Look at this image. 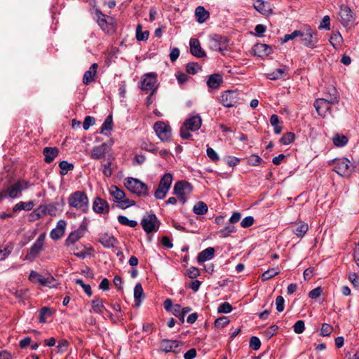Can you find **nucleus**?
Returning <instances> with one entry per match:
<instances>
[{
	"instance_id": "obj_1",
	"label": "nucleus",
	"mask_w": 359,
	"mask_h": 359,
	"mask_svg": "<svg viewBox=\"0 0 359 359\" xmlns=\"http://www.w3.org/2000/svg\"><path fill=\"white\" fill-rule=\"evenodd\" d=\"M68 204L70 207L82 212H86L88 209V198L82 191H76L72 194L68 198Z\"/></svg>"
},
{
	"instance_id": "obj_2",
	"label": "nucleus",
	"mask_w": 359,
	"mask_h": 359,
	"mask_svg": "<svg viewBox=\"0 0 359 359\" xmlns=\"http://www.w3.org/2000/svg\"><path fill=\"white\" fill-rule=\"evenodd\" d=\"M109 194L113 198V201L116 203V206L121 209H126L135 204L133 200L127 198L124 191L116 186H111L109 188Z\"/></svg>"
},
{
	"instance_id": "obj_3",
	"label": "nucleus",
	"mask_w": 359,
	"mask_h": 359,
	"mask_svg": "<svg viewBox=\"0 0 359 359\" xmlns=\"http://www.w3.org/2000/svg\"><path fill=\"white\" fill-rule=\"evenodd\" d=\"M334 170L341 177H348L353 170V165L349 159L343 157L333 161Z\"/></svg>"
},
{
	"instance_id": "obj_4",
	"label": "nucleus",
	"mask_w": 359,
	"mask_h": 359,
	"mask_svg": "<svg viewBox=\"0 0 359 359\" xmlns=\"http://www.w3.org/2000/svg\"><path fill=\"white\" fill-rule=\"evenodd\" d=\"M302 34L299 37H301L302 45L311 49H314L317 47L318 42L317 33L310 26H306L302 31Z\"/></svg>"
},
{
	"instance_id": "obj_5",
	"label": "nucleus",
	"mask_w": 359,
	"mask_h": 359,
	"mask_svg": "<svg viewBox=\"0 0 359 359\" xmlns=\"http://www.w3.org/2000/svg\"><path fill=\"white\" fill-rule=\"evenodd\" d=\"M139 86L142 90L151 92L152 95L158 88L157 74L154 72L144 74Z\"/></svg>"
},
{
	"instance_id": "obj_6",
	"label": "nucleus",
	"mask_w": 359,
	"mask_h": 359,
	"mask_svg": "<svg viewBox=\"0 0 359 359\" xmlns=\"http://www.w3.org/2000/svg\"><path fill=\"white\" fill-rule=\"evenodd\" d=\"M228 40L226 37L217 34H210L208 37V45L214 50L222 53L226 49Z\"/></svg>"
},
{
	"instance_id": "obj_7",
	"label": "nucleus",
	"mask_w": 359,
	"mask_h": 359,
	"mask_svg": "<svg viewBox=\"0 0 359 359\" xmlns=\"http://www.w3.org/2000/svg\"><path fill=\"white\" fill-rule=\"evenodd\" d=\"M157 137L163 142H169L172 137V129L168 123L157 121L154 125Z\"/></svg>"
},
{
	"instance_id": "obj_8",
	"label": "nucleus",
	"mask_w": 359,
	"mask_h": 359,
	"mask_svg": "<svg viewBox=\"0 0 359 359\" xmlns=\"http://www.w3.org/2000/svg\"><path fill=\"white\" fill-rule=\"evenodd\" d=\"M113 142L111 141L110 144L102 143L100 145L94 147L90 153V157L93 159H100L105 157L107 155L108 156V160L112 159V156L111 154V146Z\"/></svg>"
},
{
	"instance_id": "obj_9",
	"label": "nucleus",
	"mask_w": 359,
	"mask_h": 359,
	"mask_svg": "<svg viewBox=\"0 0 359 359\" xmlns=\"http://www.w3.org/2000/svg\"><path fill=\"white\" fill-rule=\"evenodd\" d=\"M46 233H41L26 255L25 259L32 261L43 249Z\"/></svg>"
},
{
	"instance_id": "obj_10",
	"label": "nucleus",
	"mask_w": 359,
	"mask_h": 359,
	"mask_svg": "<svg viewBox=\"0 0 359 359\" xmlns=\"http://www.w3.org/2000/svg\"><path fill=\"white\" fill-rule=\"evenodd\" d=\"M192 186L187 181H177L174 187V194L180 198V200L184 203L185 196L191 194Z\"/></svg>"
},
{
	"instance_id": "obj_11",
	"label": "nucleus",
	"mask_w": 359,
	"mask_h": 359,
	"mask_svg": "<svg viewBox=\"0 0 359 359\" xmlns=\"http://www.w3.org/2000/svg\"><path fill=\"white\" fill-rule=\"evenodd\" d=\"M125 186L129 191L138 196H146L148 193L147 186L142 181H126Z\"/></svg>"
},
{
	"instance_id": "obj_12",
	"label": "nucleus",
	"mask_w": 359,
	"mask_h": 359,
	"mask_svg": "<svg viewBox=\"0 0 359 359\" xmlns=\"http://www.w3.org/2000/svg\"><path fill=\"white\" fill-rule=\"evenodd\" d=\"M339 17L344 27H351L355 20V15L351 8L346 5H342L340 7Z\"/></svg>"
},
{
	"instance_id": "obj_13",
	"label": "nucleus",
	"mask_w": 359,
	"mask_h": 359,
	"mask_svg": "<svg viewBox=\"0 0 359 359\" xmlns=\"http://www.w3.org/2000/svg\"><path fill=\"white\" fill-rule=\"evenodd\" d=\"M86 228L84 225H81L76 230L71 232L65 241V245L67 248H71L79 241L85 234Z\"/></svg>"
},
{
	"instance_id": "obj_14",
	"label": "nucleus",
	"mask_w": 359,
	"mask_h": 359,
	"mask_svg": "<svg viewBox=\"0 0 359 359\" xmlns=\"http://www.w3.org/2000/svg\"><path fill=\"white\" fill-rule=\"evenodd\" d=\"M97 17V23L100 28L107 34H112L115 32V25L113 19H110V21H107L100 11H96Z\"/></svg>"
},
{
	"instance_id": "obj_15",
	"label": "nucleus",
	"mask_w": 359,
	"mask_h": 359,
	"mask_svg": "<svg viewBox=\"0 0 359 359\" xmlns=\"http://www.w3.org/2000/svg\"><path fill=\"white\" fill-rule=\"evenodd\" d=\"M334 104H336L331 103L327 100L323 98H318L316 100L314 107L320 116L325 117L330 113L331 107Z\"/></svg>"
},
{
	"instance_id": "obj_16",
	"label": "nucleus",
	"mask_w": 359,
	"mask_h": 359,
	"mask_svg": "<svg viewBox=\"0 0 359 359\" xmlns=\"http://www.w3.org/2000/svg\"><path fill=\"white\" fill-rule=\"evenodd\" d=\"M238 100V93L234 90L226 91L221 96V103L226 107H233Z\"/></svg>"
},
{
	"instance_id": "obj_17",
	"label": "nucleus",
	"mask_w": 359,
	"mask_h": 359,
	"mask_svg": "<svg viewBox=\"0 0 359 359\" xmlns=\"http://www.w3.org/2000/svg\"><path fill=\"white\" fill-rule=\"evenodd\" d=\"M142 226L147 233L156 231L158 229L157 218L154 215H149L142 220Z\"/></svg>"
},
{
	"instance_id": "obj_18",
	"label": "nucleus",
	"mask_w": 359,
	"mask_h": 359,
	"mask_svg": "<svg viewBox=\"0 0 359 359\" xmlns=\"http://www.w3.org/2000/svg\"><path fill=\"white\" fill-rule=\"evenodd\" d=\"M180 342L177 340L163 339L160 343V348L165 353H177L180 352Z\"/></svg>"
},
{
	"instance_id": "obj_19",
	"label": "nucleus",
	"mask_w": 359,
	"mask_h": 359,
	"mask_svg": "<svg viewBox=\"0 0 359 359\" xmlns=\"http://www.w3.org/2000/svg\"><path fill=\"white\" fill-rule=\"evenodd\" d=\"M38 217H42L46 215L56 216L59 214L60 210L57 208L56 204H49L47 205H41L35 210Z\"/></svg>"
},
{
	"instance_id": "obj_20",
	"label": "nucleus",
	"mask_w": 359,
	"mask_h": 359,
	"mask_svg": "<svg viewBox=\"0 0 359 359\" xmlns=\"http://www.w3.org/2000/svg\"><path fill=\"white\" fill-rule=\"evenodd\" d=\"M93 210L98 214H106L109 210V206L105 200L96 197L93 201Z\"/></svg>"
},
{
	"instance_id": "obj_21",
	"label": "nucleus",
	"mask_w": 359,
	"mask_h": 359,
	"mask_svg": "<svg viewBox=\"0 0 359 359\" xmlns=\"http://www.w3.org/2000/svg\"><path fill=\"white\" fill-rule=\"evenodd\" d=\"M66 226L67 223L65 220H59L56 227L50 231V237L54 241L60 239L65 234Z\"/></svg>"
},
{
	"instance_id": "obj_22",
	"label": "nucleus",
	"mask_w": 359,
	"mask_h": 359,
	"mask_svg": "<svg viewBox=\"0 0 359 359\" xmlns=\"http://www.w3.org/2000/svg\"><path fill=\"white\" fill-rule=\"evenodd\" d=\"M201 126V118L198 115L191 116L186 119L184 126L191 131L198 130Z\"/></svg>"
},
{
	"instance_id": "obj_23",
	"label": "nucleus",
	"mask_w": 359,
	"mask_h": 359,
	"mask_svg": "<svg viewBox=\"0 0 359 359\" xmlns=\"http://www.w3.org/2000/svg\"><path fill=\"white\" fill-rule=\"evenodd\" d=\"M254 8L264 15L272 13V9L269 3L263 0H255L253 3Z\"/></svg>"
},
{
	"instance_id": "obj_24",
	"label": "nucleus",
	"mask_w": 359,
	"mask_h": 359,
	"mask_svg": "<svg viewBox=\"0 0 359 359\" xmlns=\"http://www.w3.org/2000/svg\"><path fill=\"white\" fill-rule=\"evenodd\" d=\"M189 46L191 53L193 55L197 57H203L205 56V53L202 50L200 42L197 39H191Z\"/></svg>"
},
{
	"instance_id": "obj_25",
	"label": "nucleus",
	"mask_w": 359,
	"mask_h": 359,
	"mask_svg": "<svg viewBox=\"0 0 359 359\" xmlns=\"http://www.w3.org/2000/svg\"><path fill=\"white\" fill-rule=\"evenodd\" d=\"M99 242L106 248H114L118 244V241L107 233L100 235Z\"/></svg>"
},
{
	"instance_id": "obj_26",
	"label": "nucleus",
	"mask_w": 359,
	"mask_h": 359,
	"mask_svg": "<svg viewBox=\"0 0 359 359\" xmlns=\"http://www.w3.org/2000/svg\"><path fill=\"white\" fill-rule=\"evenodd\" d=\"M292 232L299 238H303L309 230L306 223L299 221L292 224Z\"/></svg>"
},
{
	"instance_id": "obj_27",
	"label": "nucleus",
	"mask_w": 359,
	"mask_h": 359,
	"mask_svg": "<svg viewBox=\"0 0 359 359\" xmlns=\"http://www.w3.org/2000/svg\"><path fill=\"white\" fill-rule=\"evenodd\" d=\"M252 51L259 57H266L272 53V48L264 43H257L254 46Z\"/></svg>"
},
{
	"instance_id": "obj_28",
	"label": "nucleus",
	"mask_w": 359,
	"mask_h": 359,
	"mask_svg": "<svg viewBox=\"0 0 359 359\" xmlns=\"http://www.w3.org/2000/svg\"><path fill=\"white\" fill-rule=\"evenodd\" d=\"M171 181H161V183L156 190L154 195L157 199H163L170 188Z\"/></svg>"
},
{
	"instance_id": "obj_29",
	"label": "nucleus",
	"mask_w": 359,
	"mask_h": 359,
	"mask_svg": "<svg viewBox=\"0 0 359 359\" xmlns=\"http://www.w3.org/2000/svg\"><path fill=\"white\" fill-rule=\"evenodd\" d=\"M325 100H327L331 103L337 104L339 102V93L334 86H328L324 94Z\"/></svg>"
},
{
	"instance_id": "obj_30",
	"label": "nucleus",
	"mask_w": 359,
	"mask_h": 359,
	"mask_svg": "<svg viewBox=\"0 0 359 359\" xmlns=\"http://www.w3.org/2000/svg\"><path fill=\"white\" fill-rule=\"evenodd\" d=\"M97 64L93 63L89 69L84 73L83 77V83L86 85L94 81L95 76L97 74Z\"/></svg>"
},
{
	"instance_id": "obj_31",
	"label": "nucleus",
	"mask_w": 359,
	"mask_h": 359,
	"mask_svg": "<svg viewBox=\"0 0 359 359\" xmlns=\"http://www.w3.org/2000/svg\"><path fill=\"white\" fill-rule=\"evenodd\" d=\"M44 159L46 163L52 162L58 155V149L55 147H46L43 149Z\"/></svg>"
},
{
	"instance_id": "obj_32",
	"label": "nucleus",
	"mask_w": 359,
	"mask_h": 359,
	"mask_svg": "<svg viewBox=\"0 0 359 359\" xmlns=\"http://www.w3.org/2000/svg\"><path fill=\"white\" fill-rule=\"evenodd\" d=\"M348 137L341 133H336L332 137V142L337 147H343L348 144Z\"/></svg>"
},
{
	"instance_id": "obj_33",
	"label": "nucleus",
	"mask_w": 359,
	"mask_h": 359,
	"mask_svg": "<svg viewBox=\"0 0 359 359\" xmlns=\"http://www.w3.org/2000/svg\"><path fill=\"white\" fill-rule=\"evenodd\" d=\"M215 250L213 248H208L203 250L198 256V262H204L211 259L214 257Z\"/></svg>"
},
{
	"instance_id": "obj_34",
	"label": "nucleus",
	"mask_w": 359,
	"mask_h": 359,
	"mask_svg": "<svg viewBox=\"0 0 359 359\" xmlns=\"http://www.w3.org/2000/svg\"><path fill=\"white\" fill-rule=\"evenodd\" d=\"M134 298L135 306L139 307L141 304L142 300L144 299V292L140 283L136 284L134 288Z\"/></svg>"
},
{
	"instance_id": "obj_35",
	"label": "nucleus",
	"mask_w": 359,
	"mask_h": 359,
	"mask_svg": "<svg viewBox=\"0 0 359 359\" xmlns=\"http://www.w3.org/2000/svg\"><path fill=\"white\" fill-rule=\"evenodd\" d=\"M222 82V78L219 74H212L209 76L207 81V85L211 88H217Z\"/></svg>"
},
{
	"instance_id": "obj_36",
	"label": "nucleus",
	"mask_w": 359,
	"mask_h": 359,
	"mask_svg": "<svg viewBox=\"0 0 359 359\" xmlns=\"http://www.w3.org/2000/svg\"><path fill=\"white\" fill-rule=\"evenodd\" d=\"M195 15L199 23L204 22L209 18V13L203 6H198L195 11Z\"/></svg>"
},
{
	"instance_id": "obj_37",
	"label": "nucleus",
	"mask_w": 359,
	"mask_h": 359,
	"mask_svg": "<svg viewBox=\"0 0 359 359\" xmlns=\"http://www.w3.org/2000/svg\"><path fill=\"white\" fill-rule=\"evenodd\" d=\"M91 306L93 311L99 314H102L107 311L103 304L102 300L100 298L94 299L91 302Z\"/></svg>"
},
{
	"instance_id": "obj_38",
	"label": "nucleus",
	"mask_w": 359,
	"mask_h": 359,
	"mask_svg": "<svg viewBox=\"0 0 359 359\" xmlns=\"http://www.w3.org/2000/svg\"><path fill=\"white\" fill-rule=\"evenodd\" d=\"M45 277L35 271H32L29 276V280L33 283L43 286Z\"/></svg>"
},
{
	"instance_id": "obj_39",
	"label": "nucleus",
	"mask_w": 359,
	"mask_h": 359,
	"mask_svg": "<svg viewBox=\"0 0 359 359\" xmlns=\"http://www.w3.org/2000/svg\"><path fill=\"white\" fill-rule=\"evenodd\" d=\"M286 68H279L275 69L273 72L267 74L266 77L270 80H277L282 79L286 74Z\"/></svg>"
},
{
	"instance_id": "obj_40",
	"label": "nucleus",
	"mask_w": 359,
	"mask_h": 359,
	"mask_svg": "<svg viewBox=\"0 0 359 359\" xmlns=\"http://www.w3.org/2000/svg\"><path fill=\"white\" fill-rule=\"evenodd\" d=\"M208 210L207 205L203 201H198L193 208L194 212L198 215H205L208 212Z\"/></svg>"
},
{
	"instance_id": "obj_41",
	"label": "nucleus",
	"mask_w": 359,
	"mask_h": 359,
	"mask_svg": "<svg viewBox=\"0 0 359 359\" xmlns=\"http://www.w3.org/2000/svg\"><path fill=\"white\" fill-rule=\"evenodd\" d=\"M330 42L334 48L337 49L339 48L343 42V38L339 32H336L332 34L330 38Z\"/></svg>"
},
{
	"instance_id": "obj_42",
	"label": "nucleus",
	"mask_w": 359,
	"mask_h": 359,
	"mask_svg": "<svg viewBox=\"0 0 359 359\" xmlns=\"http://www.w3.org/2000/svg\"><path fill=\"white\" fill-rule=\"evenodd\" d=\"M34 207V203L32 201L28 202H20L17 203L13 208V212H18L22 210L29 211L31 210Z\"/></svg>"
},
{
	"instance_id": "obj_43",
	"label": "nucleus",
	"mask_w": 359,
	"mask_h": 359,
	"mask_svg": "<svg viewBox=\"0 0 359 359\" xmlns=\"http://www.w3.org/2000/svg\"><path fill=\"white\" fill-rule=\"evenodd\" d=\"M280 270L278 268H272L271 269H269L266 271H264L262 275V279L263 281L268 280L271 279V278L274 277L275 276L280 273Z\"/></svg>"
},
{
	"instance_id": "obj_44",
	"label": "nucleus",
	"mask_w": 359,
	"mask_h": 359,
	"mask_svg": "<svg viewBox=\"0 0 359 359\" xmlns=\"http://www.w3.org/2000/svg\"><path fill=\"white\" fill-rule=\"evenodd\" d=\"M141 149L146 150L150 152H155L156 151V147L149 140H142L139 143Z\"/></svg>"
},
{
	"instance_id": "obj_45",
	"label": "nucleus",
	"mask_w": 359,
	"mask_h": 359,
	"mask_svg": "<svg viewBox=\"0 0 359 359\" xmlns=\"http://www.w3.org/2000/svg\"><path fill=\"white\" fill-rule=\"evenodd\" d=\"M11 245H0V261L4 260L12 252Z\"/></svg>"
},
{
	"instance_id": "obj_46",
	"label": "nucleus",
	"mask_w": 359,
	"mask_h": 359,
	"mask_svg": "<svg viewBox=\"0 0 359 359\" xmlns=\"http://www.w3.org/2000/svg\"><path fill=\"white\" fill-rule=\"evenodd\" d=\"M52 314L51 310L48 307H43L41 309L39 313V322L41 323H45L47 321V318Z\"/></svg>"
},
{
	"instance_id": "obj_47",
	"label": "nucleus",
	"mask_w": 359,
	"mask_h": 359,
	"mask_svg": "<svg viewBox=\"0 0 359 359\" xmlns=\"http://www.w3.org/2000/svg\"><path fill=\"white\" fill-rule=\"evenodd\" d=\"M295 138V135L293 133L288 132L285 133L280 139V142L283 145H288L291 144Z\"/></svg>"
},
{
	"instance_id": "obj_48",
	"label": "nucleus",
	"mask_w": 359,
	"mask_h": 359,
	"mask_svg": "<svg viewBox=\"0 0 359 359\" xmlns=\"http://www.w3.org/2000/svg\"><path fill=\"white\" fill-rule=\"evenodd\" d=\"M118 221L120 224L125 226H128L130 227H135L137 224V222L136 221L129 219L128 217L123 215H119L118 217Z\"/></svg>"
},
{
	"instance_id": "obj_49",
	"label": "nucleus",
	"mask_w": 359,
	"mask_h": 359,
	"mask_svg": "<svg viewBox=\"0 0 359 359\" xmlns=\"http://www.w3.org/2000/svg\"><path fill=\"white\" fill-rule=\"evenodd\" d=\"M149 37V32L142 31L141 25H138L136 28V38L138 41H146Z\"/></svg>"
},
{
	"instance_id": "obj_50",
	"label": "nucleus",
	"mask_w": 359,
	"mask_h": 359,
	"mask_svg": "<svg viewBox=\"0 0 359 359\" xmlns=\"http://www.w3.org/2000/svg\"><path fill=\"white\" fill-rule=\"evenodd\" d=\"M58 285L57 280L52 276L48 275L45 277L43 286H47L50 288L56 287Z\"/></svg>"
},
{
	"instance_id": "obj_51",
	"label": "nucleus",
	"mask_w": 359,
	"mask_h": 359,
	"mask_svg": "<svg viewBox=\"0 0 359 359\" xmlns=\"http://www.w3.org/2000/svg\"><path fill=\"white\" fill-rule=\"evenodd\" d=\"M302 34L301 30H294L291 34H285L282 40V43H285L290 40H293L297 37H299Z\"/></svg>"
},
{
	"instance_id": "obj_52",
	"label": "nucleus",
	"mask_w": 359,
	"mask_h": 359,
	"mask_svg": "<svg viewBox=\"0 0 359 359\" xmlns=\"http://www.w3.org/2000/svg\"><path fill=\"white\" fill-rule=\"evenodd\" d=\"M262 158L255 154H252L247 158V163L252 166L259 165L262 162Z\"/></svg>"
},
{
	"instance_id": "obj_53",
	"label": "nucleus",
	"mask_w": 359,
	"mask_h": 359,
	"mask_svg": "<svg viewBox=\"0 0 359 359\" xmlns=\"http://www.w3.org/2000/svg\"><path fill=\"white\" fill-rule=\"evenodd\" d=\"M318 29H325V30H330V18L328 15H325L319 26H318Z\"/></svg>"
},
{
	"instance_id": "obj_54",
	"label": "nucleus",
	"mask_w": 359,
	"mask_h": 359,
	"mask_svg": "<svg viewBox=\"0 0 359 359\" xmlns=\"http://www.w3.org/2000/svg\"><path fill=\"white\" fill-rule=\"evenodd\" d=\"M235 231V226L233 225H229L226 226L225 228L221 229L218 233L222 237H227L229 236L231 233Z\"/></svg>"
},
{
	"instance_id": "obj_55",
	"label": "nucleus",
	"mask_w": 359,
	"mask_h": 359,
	"mask_svg": "<svg viewBox=\"0 0 359 359\" xmlns=\"http://www.w3.org/2000/svg\"><path fill=\"white\" fill-rule=\"evenodd\" d=\"M60 168L61 169L60 173L65 175L68 170H72L74 168L73 164L68 163L67 161H63L60 163Z\"/></svg>"
},
{
	"instance_id": "obj_56",
	"label": "nucleus",
	"mask_w": 359,
	"mask_h": 359,
	"mask_svg": "<svg viewBox=\"0 0 359 359\" xmlns=\"http://www.w3.org/2000/svg\"><path fill=\"white\" fill-rule=\"evenodd\" d=\"M333 330V327L327 323H323L320 329V335L322 337L329 336Z\"/></svg>"
},
{
	"instance_id": "obj_57",
	"label": "nucleus",
	"mask_w": 359,
	"mask_h": 359,
	"mask_svg": "<svg viewBox=\"0 0 359 359\" xmlns=\"http://www.w3.org/2000/svg\"><path fill=\"white\" fill-rule=\"evenodd\" d=\"M232 311V306L228 302H224L217 308V312L219 313H229Z\"/></svg>"
},
{
	"instance_id": "obj_58",
	"label": "nucleus",
	"mask_w": 359,
	"mask_h": 359,
	"mask_svg": "<svg viewBox=\"0 0 359 359\" xmlns=\"http://www.w3.org/2000/svg\"><path fill=\"white\" fill-rule=\"evenodd\" d=\"M229 323V320L228 317H221L217 318L215 322V325L217 328H222L227 325Z\"/></svg>"
},
{
	"instance_id": "obj_59",
	"label": "nucleus",
	"mask_w": 359,
	"mask_h": 359,
	"mask_svg": "<svg viewBox=\"0 0 359 359\" xmlns=\"http://www.w3.org/2000/svg\"><path fill=\"white\" fill-rule=\"evenodd\" d=\"M95 123V119L93 116H88L84 118L83 123V128L85 130L89 129V128Z\"/></svg>"
},
{
	"instance_id": "obj_60",
	"label": "nucleus",
	"mask_w": 359,
	"mask_h": 359,
	"mask_svg": "<svg viewBox=\"0 0 359 359\" xmlns=\"http://www.w3.org/2000/svg\"><path fill=\"white\" fill-rule=\"evenodd\" d=\"M276 308L278 312H282L284 310L285 300L282 296H278L276 299Z\"/></svg>"
},
{
	"instance_id": "obj_61",
	"label": "nucleus",
	"mask_w": 359,
	"mask_h": 359,
	"mask_svg": "<svg viewBox=\"0 0 359 359\" xmlns=\"http://www.w3.org/2000/svg\"><path fill=\"white\" fill-rule=\"evenodd\" d=\"M201 69L197 63H189L187 65V72L191 74H195Z\"/></svg>"
},
{
	"instance_id": "obj_62",
	"label": "nucleus",
	"mask_w": 359,
	"mask_h": 359,
	"mask_svg": "<svg viewBox=\"0 0 359 359\" xmlns=\"http://www.w3.org/2000/svg\"><path fill=\"white\" fill-rule=\"evenodd\" d=\"M75 283L77 284V285H81L84 292L88 295V296H91L92 295V291H91V287L90 286V285H88V284H85L83 283V281L81 280V279H76L75 280Z\"/></svg>"
},
{
	"instance_id": "obj_63",
	"label": "nucleus",
	"mask_w": 359,
	"mask_h": 359,
	"mask_svg": "<svg viewBox=\"0 0 359 359\" xmlns=\"http://www.w3.org/2000/svg\"><path fill=\"white\" fill-rule=\"evenodd\" d=\"M111 126H112V118H111V116H108L105 119L104 123L102 124L101 133H104L105 130H108V131L111 130Z\"/></svg>"
},
{
	"instance_id": "obj_64",
	"label": "nucleus",
	"mask_w": 359,
	"mask_h": 359,
	"mask_svg": "<svg viewBox=\"0 0 359 359\" xmlns=\"http://www.w3.org/2000/svg\"><path fill=\"white\" fill-rule=\"evenodd\" d=\"M305 330L303 320H298L294 325V332L297 334H302Z\"/></svg>"
}]
</instances>
